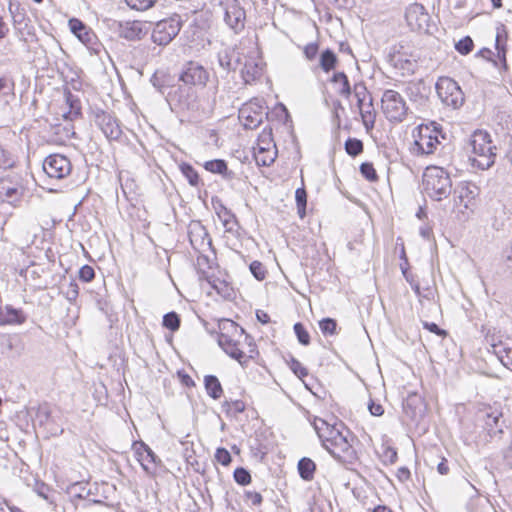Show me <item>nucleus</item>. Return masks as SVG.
<instances>
[{
	"instance_id": "nucleus-1",
	"label": "nucleus",
	"mask_w": 512,
	"mask_h": 512,
	"mask_svg": "<svg viewBox=\"0 0 512 512\" xmlns=\"http://www.w3.org/2000/svg\"><path fill=\"white\" fill-rule=\"evenodd\" d=\"M422 186L427 196L441 201L451 194L452 180L444 168L428 166L422 176Z\"/></svg>"
},
{
	"instance_id": "nucleus-2",
	"label": "nucleus",
	"mask_w": 512,
	"mask_h": 512,
	"mask_svg": "<svg viewBox=\"0 0 512 512\" xmlns=\"http://www.w3.org/2000/svg\"><path fill=\"white\" fill-rule=\"evenodd\" d=\"M166 101L174 113L195 112L200 108L197 90L184 84L172 86L166 94Z\"/></svg>"
},
{
	"instance_id": "nucleus-3",
	"label": "nucleus",
	"mask_w": 512,
	"mask_h": 512,
	"mask_svg": "<svg viewBox=\"0 0 512 512\" xmlns=\"http://www.w3.org/2000/svg\"><path fill=\"white\" fill-rule=\"evenodd\" d=\"M220 333L218 335L219 346L231 358L237 360L240 364L247 361L245 353L239 349L238 342L233 338L245 334V330L230 319H223L219 323Z\"/></svg>"
},
{
	"instance_id": "nucleus-4",
	"label": "nucleus",
	"mask_w": 512,
	"mask_h": 512,
	"mask_svg": "<svg viewBox=\"0 0 512 512\" xmlns=\"http://www.w3.org/2000/svg\"><path fill=\"white\" fill-rule=\"evenodd\" d=\"M471 147L474 154V157L471 158L473 166L486 170L494 164L496 147L492 145L487 132H476L472 137Z\"/></svg>"
},
{
	"instance_id": "nucleus-5",
	"label": "nucleus",
	"mask_w": 512,
	"mask_h": 512,
	"mask_svg": "<svg viewBox=\"0 0 512 512\" xmlns=\"http://www.w3.org/2000/svg\"><path fill=\"white\" fill-rule=\"evenodd\" d=\"M339 426L342 430L330 443L325 444L324 448L339 462L352 463L356 459V452L352 445L354 436L343 422H339Z\"/></svg>"
},
{
	"instance_id": "nucleus-6",
	"label": "nucleus",
	"mask_w": 512,
	"mask_h": 512,
	"mask_svg": "<svg viewBox=\"0 0 512 512\" xmlns=\"http://www.w3.org/2000/svg\"><path fill=\"white\" fill-rule=\"evenodd\" d=\"M439 136L444 138L436 122L419 125L413 133L415 151L421 155L433 154L440 144Z\"/></svg>"
},
{
	"instance_id": "nucleus-7",
	"label": "nucleus",
	"mask_w": 512,
	"mask_h": 512,
	"mask_svg": "<svg viewBox=\"0 0 512 512\" xmlns=\"http://www.w3.org/2000/svg\"><path fill=\"white\" fill-rule=\"evenodd\" d=\"M25 194L24 180L17 173L0 176V202L17 208Z\"/></svg>"
},
{
	"instance_id": "nucleus-8",
	"label": "nucleus",
	"mask_w": 512,
	"mask_h": 512,
	"mask_svg": "<svg viewBox=\"0 0 512 512\" xmlns=\"http://www.w3.org/2000/svg\"><path fill=\"white\" fill-rule=\"evenodd\" d=\"M382 111L390 122H402L408 107L401 94L395 90H385L381 98Z\"/></svg>"
},
{
	"instance_id": "nucleus-9",
	"label": "nucleus",
	"mask_w": 512,
	"mask_h": 512,
	"mask_svg": "<svg viewBox=\"0 0 512 512\" xmlns=\"http://www.w3.org/2000/svg\"><path fill=\"white\" fill-rule=\"evenodd\" d=\"M182 19L178 14L157 22L152 31V41L160 46L168 45L180 32Z\"/></svg>"
},
{
	"instance_id": "nucleus-10",
	"label": "nucleus",
	"mask_w": 512,
	"mask_h": 512,
	"mask_svg": "<svg viewBox=\"0 0 512 512\" xmlns=\"http://www.w3.org/2000/svg\"><path fill=\"white\" fill-rule=\"evenodd\" d=\"M437 95L446 106L457 109L464 103V94L456 81L449 77H440L435 85Z\"/></svg>"
},
{
	"instance_id": "nucleus-11",
	"label": "nucleus",
	"mask_w": 512,
	"mask_h": 512,
	"mask_svg": "<svg viewBox=\"0 0 512 512\" xmlns=\"http://www.w3.org/2000/svg\"><path fill=\"white\" fill-rule=\"evenodd\" d=\"M42 169L49 179L62 180L71 174L72 164L66 156L55 153L44 159Z\"/></svg>"
},
{
	"instance_id": "nucleus-12",
	"label": "nucleus",
	"mask_w": 512,
	"mask_h": 512,
	"mask_svg": "<svg viewBox=\"0 0 512 512\" xmlns=\"http://www.w3.org/2000/svg\"><path fill=\"white\" fill-rule=\"evenodd\" d=\"M178 79L184 85L196 89V87L206 86L209 81V73L200 63L196 61H188L183 64Z\"/></svg>"
},
{
	"instance_id": "nucleus-13",
	"label": "nucleus",
	"mask_w": 512,
	"mask_h": 512,
	"mask_svg": "<svg viewBox=\"0 0 512 512\" xmlns=\"http://www.w3.org/2000/svg\"><path fill=\"white\" fill-rule=\"evenodd\" d=\"M92 120L109 140H119L122 136V129L116 117L102 109L92 110Z\"/></svg>"
},
{
	"instance_id": "nucleus-14",
	"label": "nucleus",
	"mask_w": 512,
	"mask_h": 512,
	"mask_svg": "<svg viewBox=\"0 0 512 512\" xmlns=\"http://www.w3.org/2000/svg\"><path fill=\"white\" fill-rule=\"evenodd\" d=\"M267 116V112L263 105L258 101L245 103L239 109V120L245 129H256Z\"/></svg>"
},
{
	"instance_id": "nucleus-15",
	"label": "nucleus",
	"mask_w": 512,
	"mask_h": 512,
	"mask_svg": "<svg viewBox=\"0 0 512 512\" xmlns=\"http://www.w3.org/2000/svg\"><path fill=\"white\" fill-rule=\"evenodd\" d=\"M188 237L193 249L205 252L212 247V240L200 221H192L188 226Z\"/></svg>"
},
{
	"instance_id": "nucleus-16",
	"label": "nucleus",
	"mask_w": 512,
	"mask_h": 512,
	"mask_svg": "<svg viewBox=\"0 0 512 512\" xmlns=\"http://www.w3.org/2000/svg\"><path fill=\"white\" fill-rule=\"evenodd\" d=\"M405 18L412 30L427 31L430 16L422 4H411L405 12Z\"/></svg>"
},
{
	"instance_id": "nucleus-17",
	"label": "nucleus",
	"mask_w": 512,
	"mask_h": 512,
	"mask_svg": "<svg viewBox=\"0 0 512 512\" xmlns=\"http://www.w3.org/2000/svg\"><path fill=\"white\" fill-rule=\"evenodd\" d=\"M245 11L237 0L229 1L225 4L224 20L226 24L236 33L242 31L245 26Z\"/></svg>"
},
{
	"instance_id": "nucleus-18",
	"label": "nucleus",
	"mask_w": 512,
	"mask_h": 512,
	"mask_svg": "<svg viewBox=\"0 0 512 512\" xmlns=\"http://www.w3.org/2000/svg\"><path fill=\"white\" fill-rule=\"evenodd\" d=\"M485 339L490 346L489 351L495 354L505 367L512 366V341L505 339L494 343L495 335H487Z\"/></svg>"
},
{
	"instance_id": "nucleus-19",
	"label": "nucleus",
	"mask_w": 512,
	"mask_h": 512,
	"mask_svg": "<svg viewBox=\"0 0 512 512\" xmlns=\"http://www.w3.org/2000/svg\"><path fill=\"white\" fill-rule=\"evenodd\" d=\"M479 187L472 182H461L454 190L456 194L455 204L463 205L465 209L471 208L473 201L479 195Z\"/></svg>"
},
{
	"instance_id": "nucleus-20",
	"label": "nucleus",
	"mask_w": 512,
	"mask_h": 512,
	"mask_svg": "<svg viewBox=\"0 0 512 512\" xmlns=\"http://www.w3.org/2000/svg\"><path fill=\"white\" fill-rule=\"evenodd\" d=\"M134 449L143 470L148 474H153L158 459L157 455L144 442L134 443Z\"/></svg>"
},
{
	"instance_id": "nucleus-21",
	"label": "nucleus",
	"mask_w": 512,
	"mask_h": 512,
	"mask_svg": "<svg viewBox=\"0 0 512 512\" xmlns=\"http://www.w3.org/2000/svg\"><path fill=\"white\" fill-rule=\"evenodd\" d=\"M502 414L497 410L489 408L485 410L482 415V421L484 422V428L488 431L490 436L500 434L503 432L501 425L499 424Z\"/></svg>"
},
{
	"instance_id": "nucleus-22",
	"label": "nucleus",
	"mask_w": 512,
	"mask_h": 512,
	"mask_svg": "<svg viewBox=\"0 0 512 512\" xmlns=\"http://www.w3.org/2000/svg\"><path fill=\"white\" fill-rule=\"evenodd\" d=\"M19 157L8 145L0 142V170L7 171L17 167Z\"/></svg>"
},
{
	"instance_id": "nucleus-23",
	"label": "nucleus",
	"mask_w": 512,
	"mask_h": 512,
	"mask_svg": "<svg viewBox=\"0 0 512 512\" xmlns=\"http://www.w3.org/2000/svg\"><path fill=\"white\" fill-rule=\"evenodd\" d=\"M26 317L21 310L12 306H6L5 310H0V325L22 324Z\"/></svg>"
},
{
	"instance_id": "nucleus-24",
	"label": "nucleus",
	"mask_w": 512,
	"mask_h": 512,
	"mask_svg": "<svg viewBox=\"0 0 512 512\" xmlns=\"http://www.w3.org/2000/svg\"><path fill=\"white\" fill-rule=\"evenodd\" d=\"M152 86L162 95H166L167 89H171V77L164 70H156L150 78Z\"/></svg>"
},
{
	"instance_id": "nucleus-25",
	"label": "nucleus",
	"mask_w": 512,
	"mask_h": 512,
	"mask_svg": "<svg viewBox=\"0 0 512 512\" xmlns=\"http://www.w3.org/2000/svg\"><path fill=\"white\" fill-rule=\"evenodd\" d=\"M403 408L411 418L421 415L423 411L421 397L416 393L410 394L404 401Z\"/></svg>"
},
{
	"instance_id": "nucleus-26",
	"label": "nucleus",
	"mask_w": 512,
	"mask_h": 512,
	"mask_svg": "<svg viewBox=\"0 0 512 512\" xmlns=\"http://www.w3.org/2000/svg\"><path fill=\"white\" fill-rule=\"evenodd\" d=\"M204 168L211 173L220 174L226 179H231L233 177V173L228 170L227 163L223 159L206 161L204 163Z\"/></svg>"
},
{
	"instance_id": "nucleus-27",
	"label": "nucleus",
	"mask_w": 512,
	"mask_h": 512,
	"mask_svg": "<svg viewBox=\"0 0 512 512\" xmlns=\"http://www.w3.org/2000/svg\"><path fill=\"white\" fill-rule=\"evenodd\" d=\"M333 84L337 85V92L344 98H349L352 91L349 79L344 72H336L333 74L331 80Z\"/></svg>"
},
{
	"instance_id": "nucleus-28",
	"label": "nucleus",
	"mask_w": 512,
	"mask_h": 512,
	"mask_svg": "<svg viewBox=\"0 0 512 512\" xmlns=\"http://www.w3.org/2000/svg\"><path fill=\"white\" fill-rule=\"evenodd\" d=\"M66 103L69 106V111L64 113V118L67 120H74L81 115V102L77 96L70 91L65 93Z\"/></svg>"
},
{
	"instance_id": "nucleus-29",
	"label": "nucleus",
	"mask_w": 512,
	"mask_h": 512,
	"mask_svg": "<svg viewBox=\"0 0 512 512\" xmlns=\"http://www.w3.org/2000/svg\"><path fill=\"white\" fill-rule=\"evenodd\" d=\"M204 386L207 391V394L214 400L219 399L223 394L222 385L219 379L214 375L205 376Z\"/></svg>"
},
{
	"instance_id": "nucleus-30",
	"label": "nucleus",
	"mask_w": 512,
	"mask_h": 512,
	"mask_svg": "<svg viewBox=\"0 0 512 512\" xmlns=\"http://www.w3.org/2000/svg\"><path fill=\"white\" fill-rule=\"evenodd\" d=\"M121 36L127 40H140L143 36L142 24L140 22H128L121 29Z\"/></svg>"
},
{
	"instance_id": "nucleus-31",
	"label": "nucleus",
	"mask_w": 512,
	"mask_h": 512,
	"mask_svg": "<svg viewBox=\"0 0 512 512\" xmlns=\"http://www.w3.org/2000/svg\"><path fill=\"white\" fill-rule=\"evenodd\" d=\"M316 464L310 458L303 457L298 462V472L305 481H311L314 478Z\"/></svg>"
},
{
	"instance_id": "nucleus-32",
	"label": "nucleus",
	"mask_w": 512,
	"mask_h": 512,
	"mask_svg": "<svg viewBox=\"0 0 512 512\" xmlns=\"http://www.w3.org/2000/svg\"><path fill=\"white\" fill-rule=\"evenodd\" d=\"M342 428L339 426V423L335 422L329 426L319 429V433L317 434L321 440L322 446L325 447V444H328L333 440L334 436L338 434Z\"/></svg>"
},
{
	"instance_id": "nucleus-33",
	"label": "nucleus",
	"mask_w": 512,
	"mask_h": 512,
	"mask_svg": "<svg viewBox=\"0 0 512 512\" xmlns=\"http://www.w3.org/2000/svg\"><path fill=\"white\" fill-rule=\"evenodd\" d=\"M337 56L331 49L324 50L320 55V67L324 72H330L336 67Z\"/></svg>"
},
{
	"instance_id": "nucleus-34",
	"label": "nucleus",
	"mask_w": 512,
	"mask_h": 512,
	"mask_svg": "<svg viewBox=\"0 0 512 512\" xmlns=\"http://www.w3.org/2000/svg\"><path fill=\"white\" fill-rule=\"evenodd\" d=\"M423 84L419 82H409L405 86V94L411 101L417 102L423 98L422 95Z\"/></svg>"
},
{
	"instance_id": "nucleus-35",
	"label": "nucleus",
	"mask_w": 512,
	"mask_h": 512,
	"mask_svg": "<svg viewBox=\"0 0 512 512\" xmlns=\"http://www.w3.org/2000/svg\"><path fill=\"white\" fill-rule=\"evenodd\" d=\"M277 152L276 150L267 149L266 152H262V150H256L254 152V157L256 160V163L260 166H269L271 165L276 158Z\"/></svg>"
},
{
	"instance_id": "nucleus-36",
	"label": "nucleus",
	"mask_w": 512,
	"mask_h": 512,
	"mask_svg": "<svg viewBox=\"0 0 512 512\" xmlns=\"http://www.w3.org/2000/svg\"><path fill=\"white\" fill-rule=\"evenodd\" d=\"M180 171L191 186H198L200 182L199 174L192 165L188 163H182L180 165Z\"/></svg>"
},
{
	"instance_id": "nucleus-37",
	"label": "nucleus",
	"mask_w": 512,
	"mask_h": 512,
	"mask_svg": "<svg viewBox=\"0 0 512 512\" xmlns=\"http://www.w3.org/2000/svg\"><path fill=\"white\" fill-rule=\"evenodd\" d=\"M76 37L89 49L97 51L94 47L97 45V36L88 26H86L85 30L79 33Z\"/></svg>"
},
{
	"instance_id": "nucleus-38",
	"label": "nucleus",
	"mask_w": 512,
	"mask_h": 512,
	"mask_svg": "<svg viewBox=\"0 0 512 512\" xmlns=\"http://www.w3.org/2000/svg\"><path fill=\"white\" fill-rule=\"evenodd\" d=\"M345 150L348 155L356 157L363 152V143L357 138H348L345 142Z\"/></svg>"
},
{
	"instance_id": "nucleus-39",
	"label": "nucleus",
	"mask_w": 512,
	"mask_h": 512,
	"mask_svg": "<svg viewBox=\"0 0 512 512\" xmlns=\"http://www.w3.org/2000/svg\"><path fill=\"white\" fill-rule=\"evenodd\" d=\"M180 323V317L174 311L168 312L163 316V326L173 332L179 329Z\"/></svg>"
},
{
	"instance_id": "nucleus-40",
	"label": "nucleus",
	"mask_w": 512,
	"mask_h": 512,
	"mask_svg": "<svg viewBox=\"0 0 512 512\" xmlns=\"http://www.w3.org/2000/svg\"><path fill=\"white\" fill-rule=\"evenodd\" d=\"M218 63L226 71L234 70L236 67L232 62V53L228 49H224L218 53Z\"/></svg>"
},
{
	"instance_id": "nucleus-41",
	"label": "nucleus",
	"mask_w": 512,
	"mask_h": 512,
	"mask_svg": "<svg viewBox=\"0 0 512 512\" xmlns=\"http://www.w3.org/2000/svg\"><path fill=\"white\" fill-rule=\"evenodd\" d=\"M319 328L324 335H336L337 334V322L333 318H323L319 322Z\"/></svg>"
},
{
	"instance_id": "nucleus-42",
	"label": "nucleus",
	"mask_w": 512,
	"mask_h": 512,
	"mask_svg": "<svg viewBox=\"0 0 512 512\" xmlns=\"http://www.w3.org/2000/svg\"><path fill=\"white\" fill-rule=\"evenodd\" d=\"M295 200L298 208L300 217L305 215V209L307 204V193L304 187H300L295 192Z\"/></svg>"
},
{
	"instance_id": "nucleus-43",
	"label": "nucleus",
	"mask_w": 512,
	"mask_h": 512,
	"mask_svg": "<svg viewBox=\"0 0 512 512\" xmlns=\"http://www.w3.org/2000/svg\"><path fill=\"white\" fill-rule=\"evenodd\" d=\"M362 122L367 131L374 128L376 114L372 110L364 109V106L359 108Z\"/></svg>"
},
{
	"instance_id": "nucleus-44",
	"label": "nucleus",
	"mask_w": 512,
	"mask_h": 512,
	"mask_svg": "<svg viewBox=\"0 0 512 512\" xmlns=\"http://www.w3.org/2000/svg\"><path fill=\"white\" fill-rule=\"evenodd\" d=\"M125 2L133 10L146 11L152 8L157 0H125Z\"/></svg>"
},
{
	"instance_id": "nucleus-45",
	"label": "nucleus",
	"mask_w": 512,
	"mask_h": 512,
	"mask_svg": "<svg viewBox=\"0 0 512 512\" xmlns=\"http://www.w3.org/2000/svg\"><path fill=\"white\" fill-rule=\"evenodd\" d=\"M293 329L300 344L304 346L310 344V335L302 323H295Z\"/></svg>"
},
{
	"instance_id": "nucleus-46",
	"label": "nucleus",
	"mask_w": 512,
	"mask_h": 512,
	"mask_svg": "<svg viewBox=\"0 0 512 512\" xmlns=\"http://www.w3.org/2000/svg\"><path fill=\"white\" fill-rule=\"evenodd\" d=\"M233 477L235 482L242 486L248 485L251 482L250 472L243 467L236 468Z\"/></svg>"
},
{
	"instance_id": "nucleus-47",
	"label": "nucleus",
	"mask_w": 512,
	"mask_h": 512,
	"mask_svg": "<svg viewBox=\"0 0 512 512\" xmlns=\"http://www.w3.org/2000/svg\"><path fill=\"white\" fill-rule=\"evenodd\" d=\"M360 173L362 176L370 182L377 181L378 175L377 172L370 162H364L360 165Z\"/></svg>"
},
{
	"instance_id": "nucleus-48",
	"label": "nucleus",
	"mask_w": 512,
	"mask_h": 512,
	"mask_svg": "<svg viewBox=\"0 0 512 512\" xmlns=\"http://www.w3.org/2000/svg\"><path fill=\"white\" fill-rule=\"evenodd\" d=\"M473 47H474V43H473V40L471 39V37L469 36H466L462 39H460L456 44H455V49L462 55H467L469 54L472 50H473Z\"/></svg>"
},
{
	"instance_id": "nucleus-49",
	"label": "nucleus",
	"mask_w": 512,
	"mask_h": 512,
	"mask_svg": "<svg viewBox=\"0 0 512 512\" xmlns=\"http://www.w3.org/2000/svg\"><path fill=\"white\" fill-rule=\"evenodd\" d=\"M252 275L259 281L266 277V269L260 261H253L249 266Z\"/></svg>"
},
{
	"instance_id": "nucleus-50",
	"label": "nucleus",
	"mask_w": 512,
	"mask_h": 512,
	"mask_svg": "<svg viewBox=\"0 0 512 512\" xmlns=\"http://www.w3.org/2000/svg\"><path fill=\"white\" fill-rule=\"evenodd\" d=\"M288 364L293 373L300 379L308 375V370L297 359L291 357Z\"/></svg>"
},
{
	"instance_id": "nucleus-51",
	"label": "nucleus",
	"mask_w": 512,
	"mask_h": 512,
	"mask_svg": "<svg viewBox=\"0 0 512 512\" xmlns=\"http://www.w3.org/2000/svg\"><path fill=\"white\" fill-rule=\"evenodd\" d=\"M64 295L70 303H74L77 300L79 295V286L75 280L69 282L66 290L64 291Z\"/></svg>"
},
{
	"instance_id": "nucleus-52",
	"label": "nucleus",
	"mask_w": 512,
	"mask_h": 512,
	"mask_svg": "<svg viewBox=\"0 0 512 512\" xmlns=\"http://www.w3.org/2000/svg\"><path fill=\"white\" fill-rule=\"evenodd\" d=\"M15 88V82L12 77L4 75L0 77V93L8 94L13 92Z\"/></svg>"
},
{
	"instance_id": "nucleus-53",
	"label": "nucleus",
	"mask_w": 512,
	"mask_h": 512,
	"mask_svg": "<svg viewBox=\"0 0 512 512\" xmlns=\"http://www.w3.org/2000/svg\"><path fill=\"white\" fill-rule=\"evenodd\" d=\"M353 92H354V96L357 99V106L359 108H361L362 106H364V101L368 94L367 89L363 84L359 83V84L354 85Z\"/></svg>"
},
{
	"instance_id": "nucleus-54",
	"label": "nucleus",
	"mask_w": 512,
	"mask_h": 512,
	"mask_svg": "<svg viewBox=\"0 0 512 512\" xmlns=\"http://www.w3.org/2000/svg\"><path fill=\"white\" fill-rule=\"evenodd\" d=\"M215 459L218 463L222 464L223 466H228L232 461V457L229 451L222 447L216 450Z\"/></svg>"
},
{
	"instance_id": "nucleus-55",
	"label": "nucleus",
	"mask_w": 512,
	"mask_h": 512,
	"mask_svg": "<svg viewBox=\"0 0 512 512\" xmlns=\"http://www.w3.org/2000/svg\"><path fill=\"white\" fill-rule=\"evenodd\" d=\"M495 46L498 53V58L502 62L503 68L507 69L505 44L502 42L501 36L499 34L496 36Z\"/></svg>"
},
{
	"instance_id": "nucleus-56",
	"label": "nucleus",
	"mask_w": 512,
	"mask_h": 512,
	"mask_svg": "<svg viewBox=\"0 0 512 512\" xmlns=\"http://www.w3.org/2000/svg\"><path fill=\"white\" fill-rule=\"evenodd\" d=\"M69 493L73 494L75 497L83 499L89 495V491H85V486L83 483H73L69 486Z\"/></svg>"
},
{
	"instance_id": "nucleus-57",
	"label": "nucleus",
	"mask_w": 512,
	"mask_h": 512,
	"mask_svg": "<svg viewBox=\"0 0 512 512\" xmlns=\"http://www.w3.org/2000/svg\"><path fill=\"white\" fill-rule=\"evenodd\" d=\"M79 278L84 282H90L95 277V271L90 265H83L79 270Z\"/></svg>"
},
{
	"instance_id": "nucleus-58",
	"label": "nucleus",
	"mask_w": 512,
	"mask_h": 512,
	"mask_svg": "<svg viewBox=\"0 0 512 512\" xmlns=\"http://www.w3.org/2000/svg\"><path fill=\"white\" fill-rule=\"evenodd\" d=\"M270 143H271V132L267 133L264 130L261 135V139L259 140L258 147L255 149V151L262 150V152L267 153V149H270V147H269Z\"/></svg>"
},
{
	"instance_id": "nucleus-59",
	"label": "nucleus",
	"mask_w": 512,
	"mask_h": 512,
	"mask_svg": "<svg viewBox=\"0 0 512 512\" xmlns=\"http://www.w3.org/2000/svg\"><path fill=\"white\" fill-rule=\"evenodd\" d=\"M244 495L246 500L249 501L254 506L261 505L263 501L262 495L256 491H246Z\"/></svg>"
},
{
	"instance_id": "nucleus-60",
	"label": "nucleus",
	"mask_w": 512,
	"mask_h": 512,
	"mask_svg": "<svg viewBox=\"0 0 512 512\" xmlns=\"http://www.w3.org/2000/svg\"><path fill=\"white\" fill-rule=\"evenodd\" d=\"M223 407H227V409H226L227 413H229L230 410L233 409L234 413L237 414V413H241L244 411L245 404L240 400H236L231 403L226 401L223 404Z\"/></svg>"
},
{
	"instance_id": "nucleus-61",
	"label": "nucleus",
	"mask_w": 512,
	"mask_h": 512,
	"mask_svg": "<svg viewBox=\"0 0 512 512\" xmlns=\"http://www.w3.org/2000/svg\"><path fill=\"white\" fill-rule=\"evenodd\" d=\"M69 27L71 32L77 36L79 33L85 30L86 25L79 19L73 18L69 20Z\"/></svg>"
},
{
	"instance_id": "nucleus-62",
	"label": "nucleus",
	"mask_w": 512,
	"mask_h": 512,
	"mask_svg": "<svg viewBox=\"0 0 512 512\" xmlns=\"http://www.w3.org/2000/svg\"><path fill=\"white\" fill-rule=\"evenodd\" d=\"M502 459L506 467L512 468V442L502 450Z\"/></svg>"
},
{
	"instance_id": "nucleus-63",
	"label": "nucleus",
	"mask_w": 512,
	"mask_h": 512,
	"mask_svg": "<svg viewBox=\"0 0 512 512\" xmlns=\"http://www.w3.org/2000/svg\"><path fill=\"white\" fill-rule=\"evenodd\" d=\"M318 49L317 43H309L304 47V55L308 60H313L318 53Z\"/></svg>"
},
{
	"instance_id": "nucleus-64",
	"label": "nucleus",
	"mask_w": 512,
	"mask_h": 512,
	"mask_svg": "<svg viewBox=\"0 0 512 512\" xmlns=\"http://www.w3.org/2000/svg\"><path fill=\"white\" fill-rule=\"evenodd\" d=\"M503 259L505 264L512 268V241L510 244L503 250Z\"/></svg>"
}]
</instances>
